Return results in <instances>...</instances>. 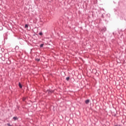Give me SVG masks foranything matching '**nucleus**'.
<instances>
[{
	"instance_id": "9d476101",
	"label": "nucleus",
	"mask_w": 126,
	"mask_h": 126,
	"mask_svg": "<svg viewBox=\"0 0 126 126\" xmlns=\"http://www.w3.org/2000/svg\"><path fill=\"white\" fill-rule=\"evenodd\" d=\"M44 47V44H41L40 45V48H43Z\"/></svg>"
},
{
	"instance_id": "4468645a",
	"label": "nucleus",
	"mask_w": 126,
	"mask_h": 126,
	"mask_svg": "<svg viewBox=\"0 0 126 126\" xmlns=\"http://www.w3.org/2000/svg\"><path fill=\"white\" fill-rule=\"evenodd\" d=\"M2 30V27H0V30Z\"/></svg>"
},
{
	"instance_id": "ddd939ff",
	"label": "nucleus",
	"mask_w": 126,
	"mask_h": 126,
	"mask_svg": "<svg viewBox=\"0 0 126 126\" xmlns=\"http://www.w3.org/2000/svg\"><path fill=\"white\" fill-rule=\"evenodd\" d=\"M7 126H11V125H10L9 124H7Z\"/></svg>"
},
{
	"instance_id": "f257e3e1",
	"label": "nucleus",
	"mask_w": 126,
	"mask_h": 126,
	"mask_svg": "<svg viewBox=\"0 0 126 126\" xmlns=\"http://www.w3.org/2000/svg\"><path fill=\"white\" fill-rule=\"evenodd\" d=\"M47 92H48V95H51L52 93H54V91L50 90H47Z\"/></svg>"
},
{
	"instance_id": "f03ea898",
	"label": "nucleus",
	"mask_w": 126,
	"mask_h": 126,
	"mask_svg": "<svg viewBox=\"0 0 126 126\" xmlns=\"http://www.w3.org/2000/svg\"><path fill=\"white\" fill-rule=\"evenodd\" d=\"M27 98H28V97H27V96L23 97L22 98V101L23 102H26V100L27 99Z\"/></svg>"
},
{
	"instance_id": "f8f14e48",
	"label": "nucleus",
	"mask_w": 126,
	"mask_h": 126,
	"mask_svg": "<svg viewBox=\"0 0 126 126\" xmlns=\"http://www.w3.org/2000/svg\"><path fill=\"white\" fill-rule=\"evenodd\" d=\"M2 58V54H0V59H1Z\"/></svg>"
},
{
	"instance_id": "7ed1b4c3",
	"label": "nucleus",
	"mask_w": 126,
	"mask_h": 126,
	"mask_svg": "<svg viewBox=\"0 0 126 126\" xmlns=\"http://www.w3.org/2000/svg\"><path fill=\"white\" fill-rule=\"evenodd\" d=\"M4 58V59H8V53H5Z\"/></svg>"
},
{
	"instance_id": "0eeeda50",
	"label": "nucleus",
	"mask_w": 126,
	"mask_h": 126,
	"mask_svg": "<svg viewBox=\"0 0 126 126\" xmlns=\"http://www.w3.org/2000/svg\"><path fill=\"white\" fill-rule=\"evenodd\" d=\"M28 27H29V25H27V24H26V25H25V28H26V29H27V28H28Z\"/></svg>"
},
{
	"instance_id": "1a4fd4ad",
	"label": "nucleus",
	"mask_w": 126,
	"mask_h": 126,
	"mask_svg": "<svg viewBox=\"0 0 126 126\" xmlns=\"http://www.w3.org/2000/svg\"><path fill=\"white\" fill-rule=\"evenodd\" d=\"M70 78L69 77H67L66 78V80L67 81H68L69 80Z\"/></svg>"
},
{
	"instance_id": "2eb2a0df",
	"label": "nucleus",
	"mask_w": 126,
	"mask_h": 126,
	"mask_svg": "<svg viewBox=\"0 0 126 126\" xmlns=\"http://www.w3.org/2000/svg\"><path fill=\"white\" fill-rule=\"evenodd\" d=\"M114 126H121L120 125H115Z\"/></svg>"
},
{
	"instance_id": "20e7f679",
	"label": "nucleus",
	"mask_w": 126,
	"mask_h": 126,
	"mask_svg": "<svg viewBox=\"0 0 126 126\" xmlns=\"http://www.w3.org/2000/svg\"><path fill=\"white\" fill-rule=\"evenodd\" d=\"M85 104H89L90 102V99H87L85 100Z\"/></svg>"
},
{
	"instance_id": "423d86ee",
	"label": "nucleus",
	"mask_w": 126,
	"mask_h": 126,
	"mask_svg": "<svg viewBox=\"0 0 126 126\" xmlns=\"http://www.w3.org/2000/svg\"><path fill=\"white\" fill-rule=\"evenodd\" d=\"M13 120H14V121H16V120H18V118H17V117H14L13 118Z\"/></svg>"
},
{
	"instance_id": "dca6fc26",
	"label": "nucleus",
	"mask_w": 126,
	"mask_h": 126,
	"mask_svg": "<svg viewBox=\"0 0 126 126\" xmlns=\"http://www.w3.org/2000/svg\"><path fill=\"white\" fill-rule=\"evenodd\" d=\"M106 30H107V29H106V28H104V31H106Z\"/></svg>"
},
{
	"instance_id": "9b49d317",
	"label": "nucleus",
	"mask_w": 126,
	"mask_h": 126,
	"mask_svg": "<svg viewBox=\"0 0 126 126\" xmlns=\"http://www.w3.org/2000/svg\"><path fill=\"white\" fill-rule=\"evenodd\" d=\"M35 61L36 62H40V59L36 58Z\"/></svg>"
},
{
	"instance_id": "6e6552de",
	"label": "nucleus",
	"mask_w": 126,
	"mask_h": 126,
	"mask_svg": "<svg viewBox=\"0 0 126 126\" xmlns=\"http://www.w3.org/2000/svg\"><path fill=\"white\" fill-rule=\"evenodd\" d=\"M39 35H40V36H43V32H39Z\"/></svg>"
},
{
	"instance_id": "39448f33",
	"label": "nucleus",
	"mask_w": 126,
	"mask_h": 126,
	"mask_svg": "<svg viewBox=\"0 0 126 126\" xmlns=\"http://www.w3.org/2000/svg\"><path fill=\"white\" fill-rule=\"evenodd\" d=\"M19 87L20 88V89H22V85L20 82L19 83Z\"/></svg>"
}]
</instances>
